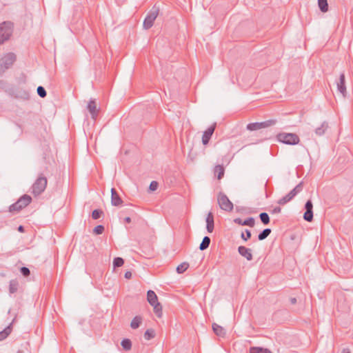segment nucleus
Returning a JSON list of instances; mask_svg holds the SVG:
<instances>
[{"label":"nucleus","mask_w":353,"mask_h":353,"mask_svg":"<svg viewBox=\"0 0 353 353\" xmlns=\"http://www.w3.org/2000/svg\"><path fill=\"white\" fill-rule=\"evenodd\" d=\"M47 184V178L42 173L40 174L31 187L32 193L34 196L41 194L45 191Z\"/></svg>","instance_id":"obj_1"},{"label":"nucleus","mask_w":353,"mask_h":353,"mask_svg":"<svg viewBox=\"0 0 353 353\" xmlns=\"http://www.w3.org/2000/svg\"><path fill=\"white\" fill-rule=\"evenodd\" d=\"M32 197L28 194H23L14 203L9 207L10 212H19L32 202Z\"/></svg>","instance_id":"obj_2"},{"label":"nucleus","mask_w":353,"mask_h":353,"mask_svg":"<svg viewBox=\"0 0 353 353\" xmlns=\"http://www.w3.org/2000/svg\"><path fill=\"white\" fill-rule=\"evenodd\" d=\"M13 32V23L4 21L0 24V45L8 40Z\"/></svg>","instance_id":"obj_3"},{"label":"nucleus","mask_w":353,"mask_h":353,"mask_svg":"<svg viewBox=\"0 0 353 353\" xmlns=\"http://www.w3.org/2000/svg\"><path fill=\"white\" fill-rule=\"evenodd\" d=\"M147 300L148 303L153 306L154 312L158 317L162 316V306L158 301V298L155 292L151 290L147 292Z\"/></svg>","instance_id":"obj_4"},{"label":"nucleus","mask_w":353,"mask_h":353,"mask_svg":"<svg viewBox=\"0 0 353 353\" xmlns=\"http://www.w3.org/2000/svg\"><path fill=\"white\" fill-rule=\"evenodd\" d=\"M159 13V8L157 5H154L152 9L148 12L143 23V28L148 30L152 27L154 22Z\"/></svg>","instance_id":"obj_5"},{"label":"nucleus","mask_w":353,"mask_h":353,"mask_svg":"<svg viewBox=\"0 0 353 353\" xmlns=\"http://www.w3.org/2000/svg\"><path fill=\"white\" fill-rule=\"evenodd\" d=\"M276 139L279 142L287 145H296L300 141L299 136L294 133L281 132L276 135Z\"/></svg>","instance_id":"obj_6"},{"label":"nucleus","mask_w":353,"mask_h":353,"mask_svg":"<svg viewBox=\"0 0 353 353\" xmlns=\"http://www.w3.org/2000/svg\"><path fill=\"white\" fill-rule=\"evenodd\" d=\"M276 119H269L263 122L250 123L247 125L246 128L250 131H255L262 128H268L276 124Z\"/></svg>","instance_id":"obj_7"},{"label":"nucleus","mask_w":353,"mask_h":353,"mask_svg":"<svg viewBox=\"0 0 353 353\" xmlns=\"http://www.w3.org/2000/svg\"><path fill=\"white\" fill-rule=\"evenodd\" d=\"M217 199L219 207L223 210L230 212L233 210V203L224 193L219 192Z\"/></svg>","instance_id":"obj_8"},{"label":"nucleus","mask_w":353,"mask_h":353,"mask_svg":"<svg viewBox=\"0 0 353 353\" xmlns=\"http://www.w3.org/2000/svg\"><path fill=\"white\" fill-rule=\"evenodd\" d=\"M305 212L303 214V219L307 222L313 220V203L311 200H307L305 204Z\"/></svg>","instance_id":"obj_9"},{"label":"nucleus","mask_w":353,"mask_h":353,"mask_svg":"<svg viewBox=\"0 0 353 353\" xmlns=\"http://www.w3.org/2000/svg\"><path fill=\"white\" fill-rule=\"evenodd\" d=\"M15 61L16 55L12 52L8 53L0 60L6 70L10 68Z\"/></svg>","instance_id":"obj_10"},{"label":"nucleus","mask_w":353,"mask_h":353,"mask_svg":"<svg viewBox=\"0 0 353 353\" xmlns=\"http://www.w3.org/2000/svg\"><path fill=\"white\" fill-rule=\"evenodd\" d=\"M216 126V123H214L205 131L203 132V137H202V143L203 145H207L209 143V141L215 130Z\"/></svg>","instance_id":"obj_11"},{"label":"nucleus","mask_w":353,"mask_h":353,"mask_svg":"<svg viewBox=\"0 0 353 353\" xmlns=\"http://www.w3.org/2000/svg\"><path fill=\"white\" fill-rule=\"evenodd\" d=\"M337 90L343 97L346 96L345 76L344 72L340 74L339 81H336Z\"/></svg>","instance_id":"obj_12"},{"label":"nucleus","mask_w":353,"mask_h":353,"mask_svg":"<svg viewBox=\"0 0 353 353\" xmlns=\"http://www.w3.org/2000/svg\"><path fill=\"white\" fill-rule=\"evenodd\" d=\"M87 109L90 113L92 119L95 120L98 116L99 110L97 109V103L94 99L90 100L87 105Z\"/></svg>","instance_id":"obj_13"},{"label":"nucleus","mask_w":353,"mask_h":353,"mask_svg":"<svg viewBox=\"0 0 353 353\" xmlns=\"http://www.w3.org/2000/svg\"><path fill=\"white\" fill-rule=\"evenodd\" d=\"M111 203L114 206H119L123 203V200L114 188L111 189Z\"/></svg>","instance_id":"obj_14"},{"label":"nucleus","mask_w":353,"mask_h":353,"mask_svg":"<svg viewBox=\"0 0 353 353\" xmlns=\"http://www.w3.org/2000/svg\"><path fill=\"white\" fill-rule=\"evenodd\" d=\"M238 252L241 256L245 257L248 261L252 260L253 257L251 249L240 245L238 248Z\"/></svg>","instance_id":"obj_15"},{"label":"nucleus","mask_w":353,"mask_h":353,"mask_svg":"<svg viewBox=\"0 0 353 353\" xmlns=\"http://www.w3.org/2000/svg\"><path fill=\"white\" fill-rule=\"evenodd\" d=\"M206 230L209 233H211L214 230V215L212 212H209L206 216Z\"/></svg>","instance_id":"obj_16"},{"label":"nucleus","mask_w":353,"mask_h":353,"mask_svg":"<svg viewBox=\"0 0 353 353\" xmlns=\"http://www.w3.org/2000/svg\"><path fill=\"white\" fill-rule=\"evenodd\" d=\"M10 94L17 99H21L23 100H28L30 99V93L26 90L12 91Z\"/></svg>","instance_id":"obj_17"},{"label":"nucleus","mask_w":353,"mask_h":353,"mask_svg":"<svg viewBox=\"0 0 353 353\" xmlns=\"http://www.w3.org/2000/svg\"><path fill=\"white\" fill-rule=\"evenodd\" d=\"M212 330L218 336L224 337L226 334L225 329L215 323H212Z\"/></svg>","instance_id":"obj_18"},{"label":"nucleus","mask_w":353,"mask_h":353,"mask_svg":"<svg viewBox=\"0 0 353 353\" xmlns=\"http://www.w3.org/2000/svg\"><path fill=\"white\" fill-rule=\"evenodd\" d=\"M327 128L328 123L326 121H324L321 123L320 127L316 128L315 133L318 136H322L325 134Z\"/></svg>","instance_id":"obj_19"},{"label":"nucleus","mask_w":353,"mask_h":353,"mask_svg":"<svg viewBox=\"0 0 353 353\" xmlns=\"http://www.w3.org/2000/svg\"><path fill=\"white\" fill-rule=\"evenodd\" d=\"M12 332V323L7 326L3 331L0 332V341L6 339Z\"/></svg>","instance_id":"obj_20"},{"label":"nucleus","mask_w":353,"mask_h":353,"mask_svg":"<svg viewBox=\"0 0 353 353\" xmlns=\"http://www.w3.org/2000/svg\"><path fill=\"white\" fill-rule=\"evenodd\" d=\"M19 287V282L17 279H12L10 281L9 292L10 294H14L17 292Z\"/></svg>","instance_id":"obj_21"},{"label":"nucleus","mask_w":353,"mask_h":353,"mask_svg":"<svg viewBox=\"0 0 353 353\" xmlns=\"http://www.w3.org/2000/svg\"><path fill=\"white\" fill-rule=\"evenodd\" d=\"M250 353H272L269 349L261 347H251Z\"/></svg>","instance_id":"obj_22"},{"label":"nucleus","mask_w":353,"mask_h":353,"mask_svg":"<svg viewBox=\"0 0 353 353\" xmlns=\"http://www.w3.org/2000/svg\"><path fill=\"white\" fill-rule=\"evenodd\" d=\"M210 238L208 236L203 237L202 242L199 245V249L201 251L206 250L210 244Z\"/></svg>","instance_id":"obj_23"},{"label":"nucleus","mask_w":353,"mask_h":353,"mask_svg":"<svg viewBox=\"0 0 353 353\" xmlns=\"http://www.w3.org/2000/svg\"><path fill=\"white\" fill-rule=\"evenodd\" d=\"M318 6L322 12H327L329 9L327 0H318Z\"/></svg>","instance_id":"obj_24"},{"label":"nucleus","mask_w":353,"mask_h":353,"mask_svg":"<svg viewBox=\"0 0 353 353\" xmlns=\"http://www.w3.org/2000/svg\"><path fill=\"white\" fill-rule=\"evenodd\" d=\"M294 197V195L292 194V192H290L288 194H286L285 196L282 197L278 201V203L279 205H285L289 201H290Z\"/></svg>","instance_id":"obj_25"},{"label":"nucleus","mask_w":353,"mask_h":353,"mask_svg":"<svg viewBox=\"0 0 353 353\" xmlns=\"http://www.w3.org/2000/svg\"><path fill=\"white\" fill-rule=\"evenodd\" d=\"M141 321H142V318L140 316H136L132 320L131 323H130V327L132 329H137L140 326Z\"/></svg>","instance_id":"obj_26"},{"label":"nucleus","mask_w":353,"mask_h":353,"mask_svg":"<svg viewBox=\"0 0 353 353\" xmlns=\"http://www.w3.org/2000/svg\"><path fill=\"white\" fill-rule=\"evenodd\" d=\"M272 230L270 228H265L263 231H261L258 235V239L259 241H263L271 233Z\"/></svg>","instance_id":"obj_27"},{"label":"nucleus","mask_w":353,"mask_h":353,"mask_svg":"<svg viewBox=\"0 0 353 353\" xmlns=\"http://www.w3.org/2000/svg\"><path fill=\"white\" fill-rule=\"evenodd\" d=\"M214 172L217 174L218 179H221L224 175V168L222 165H218L214 168Z\"/></svg>","instance_id":"obj_28"},{"label":"nucleus","mask_w":353,"mask_h":353,"mask_svg":"<svg viewBox=\"0 0 353 353\" xmlns=\"http://www.w3.org/2000/svg\"><path fill=\"white\" fill-rule=\"evenodd\" d=\"M121 345L123 350L128 351L132 348V342L128 339H124L121 341Z\"/></svg>","instance_id":"obj_29"},{"label":"nucleus","mask_w":353,"mask_h":353,"mask_svg":"<svg viewBox=\"0 0 353 353\" xmlns=\"http://www.w3.org/2000/svg\"><path fill=\"white\" fill-rule=\"evenodd\" d=\"M259 218H260L261 221L264 225H268L270 223V216L268 213H266V212L260 213Z\"/></svg>","instance_id":"obj_30"},{"label":"nucleus","mask_w":353,"mask_h":353,"mask_svg":"<svg viewBox=\"0 0 353 353\" xmlns=\"http://www.w3.org/2000/svg\"><path fill=\"white\" fill-rule=\"evenodd\" d=\"M155 336V331L154 330L150 328V329H148L145 333H144V338L145 340H150L153 338H154Z\"/></svg>","instance_id":"obj_31"},{"label":"nucleus","mask_w":353,"mask_h":353,"mask_svg":"<svg viewBox=\"0 0 353 353\" xmlns=\"http://www.w3.org/2000/svg\"><path fill=\"white\" fill-rule=\"evenodd\" d=\"M189 267V263L187 262H183L179 265L176 268V272L178 274L183 273Z\"/></svg>","instance_id":"obj_32"},{"label":"nucleus","mask_w":353,"mask_h":353,"mask_svg":"<svg viewBox=\"0 0 353 353\" xmlns=\"http://www.w3.org/2000/svg\"><path fill=\"white\" fill-rule=\"evenodd\" d=\"M303 182L301 181L290 192H292V194L295 196L298 193L301 192L303 190Z\"/></svg>","instance_id":"obj_33"},{"label":"nucleus","mask_w":353,"mask_h":353,"mask_svg":"<svg viewBox=\"0 0 353 353\" xmlns=\"http://www.w3.org/2000/svg\"><path fill=\"white\" fill-rule=\"evenodd\" d=\"M124 263V260L121 257H115L113 260L114 268H119Z\"/></svg>","instance_id":"obj_34"},{"label":"nucleus","mask_w":353,"mask_h":353,"mask_svg":"<svg viewBox=\"0 0 353 353\" xmlns=\"http://www.w3.org/2000/svg\"><path fill=\"white\" fill-rule=\"evenodd\" d=\"M103 214V212L101 210H94L92 212V218L94 220L99 219Z\"/></svg>","instance_id":"obj_35"},{"label":"nucleus","mask_w":353,"mask_h":353,"mask_svg":"<svg viewBox=\"0 0 353 353\" xmlns=\"http://www.w3.org/2000/svg\"><path fill=\"white\" fill-rule=\"evenodd\" d=\"M37 94L41 97V98H44L46 97L47 95V92H46V89L41 86V85H39L38 88H37Z\"/></svg>","instance_id":"obj_36"},{"label":"nucleus","mask_w":353,"mask_h":353,"mask_svg":"<svg viewBox=\"0 0 353 353\" xmlns=\"http://www.w3.org/2000/svg\"><path fill=\"white\" fill-rule=\"evenodd\" d=\"M255 224V221L253 217H248L247 219L243 221V225H248L251 228L254 227Z\"/></svg>","instance_id":"obj_37"},{"label":"nucleus","mask_w":353,"mask_h":353,"mask_svg":"<svg viewBox=\"0 0 353 353\" xmlns=\"http://www.w3.org/2000/svg\"><path fill=\"white\" fill-rule=\"evenodd\" d=\"M105 228L102 225H98L96 227H94L93 230V232L95 234H101L104 232Z\"/></svg>","instance_id":"obj_38"},{"label":"nucleus","mask_w":353,"mask_h":353,"mask_svg":"<svg viewBox=\"0 0 353 353\" xmlns=\"http://www.w3.org/2000/svg\"><path fill=\"white\" fill-rule=\"evenodd\" d=\"M251 236H252L251 232L248 229H246L245 230V233L242 232L241 234V239L244 241H248L249 239L251 238Z\"/></svg>","instance_id":"obj_39"},{"label":"nucleus","mask_w":353,"mask_h":353,"mask_svg":"<svg viewBox=\"0 0 353 353\" xmlns=\"http://www.w3.org/2000/svg\"><path fill=\"white\" fill-rule=\"evenodd\" d=\"M20 272L21 273V274L24 276H28L30 274V271L29 270L28 268L27 267H22L20 269Z\"/></svg>","instance_id":"obj_40"},{"label":"nucleus","mask_w":353,"mask_h":353,"mask_svg":"<svg viewBox=\"0 0 353 353\" xmlns=\"http://www.w3.org/2000/svg\"><path fill=\"white\" fill-rule=\"evenodd\" d=\"M158 183L155 181H153L150 183V186H149V189L151 190V191H155L157 188H158Z\"/></svg>","instance_id":"obj_41"},{"label":"nucleus","mask_w":353,"mask_h":353,"mask_svg":"<svg viewBox=\"0 0 353 353\" xmlns=\"http://www.w3.org/2000/svg\"><path fill=\"white\" fill-rule=\"evenodd\" d=\"M234 222L238 225H243V221L240 218H236L234 219Z\"/></svg>","instance_id":"obj_42"},{"label":"nucleus","mask_w":353,"mask_h":353,"mask_svg":"<svg viewBox=\"0 0 353 353\" xmlns=\"http://www.w3.org/2000/svg\"><path fill=\"white\" fill-rule=\"evenodd\" d=\"M281 208L280 207L277 206V207H275V208L272 210V214H278V213H280V212H281Z\"/></svg>","instance_id":"obj_43"},{"label":"nucleus","mask_w":353,"mask_h":353,"mask_svg":"<svg viewBox=\"0 0 353 353\" xmlns=\"http://www.w3.org/2000/svg\"><path fill=\"white\" fill-rule=\"evenodd\" d=\"M6 70V69L3 66V63L0 61V76H1Z\"/></svg>","instance_id":"obj_44"},{"label":"nucleus","mask_w":353,"mask_h":353,"mask_svg":"<svg viewBox=\"0 0 353 353\" xmlns=\"http://www.w3.org/2000/svg\"><path fill=\"white\" fill-rule=\"evenodd\" d=\"M124 276L125 279H131L132 277V272L130 271H127L125 274H124Z\"/></svg>","instance_id":"obj_45"},{"label":"nucleus","mask_w":353,"mask_h":353,"mask_svg":"<svg viewBox=\"0 0 353 353\" xmlns=\"http://www.w3.org/2000/svg\"><path fill=\"white\" fill-rule=\"evenodd\" d=\"M290 302L292 305H294L297 302V300L295 297H292L290 299Z\"/></svg>","instance_id":"obj_46"},{"label":"nucleus","mask_w":353,"mask_h":353,"mask_svg":"<svg viewBox=\"0 0 353 353\" xmlns=\"http://www.w3.org/2000/svg\"><path fill=\"white\" fill-rule=\"evenodd\" d=\"M18 231L20 232H24V227L23 225H19L18 227Z\"/></svg>","instance_id":"obj_47"},{"label":"nucleus","mask_w":353,"mask_h":353,"mask_svg":"<svg viewBox=\"0 0 353 353\" xmlns=\"http://www.w3.org/2000/svg\"><path fill=\"white\" fill-rule=\"evenodd\" d=\"M124 221H125V222L129 223L131 222V219H130V217L128 216V217L125 218Z\"/></svg>","instance_id":"obj_48"},{"label":"nucleus","mask_w":353,"mask_h":353,"mask_svg":"<svg viewBox=\"0 0 353 353\" xmlns=\"http://www.w3.org/2000/svg\"><path fill=\"white\" fill-rule=\"evenodd\" d=\"M5 84H6V82L4 81L0 80V88H3Z\"/></svg>","instance_id":"obj_49"},{"label":"nucleus","mask_w":353,"mask_h":353,"mask_svg":"<svg viewBox=\"0 0 353 353\" xmlns=\"http://www.w3.org/2000/svg\"><path fill=\"white\" fill-rule=\"evenodd\" d=\"M342 353H350V352L348 350L343 349Z\"/></svg>","instance_id":"obj_50"},{"label":"nucleus","mask_w":353,"mask_h":353,"mask_svg":"<svg viewBox=\"0 0 353 353\" xmlns=\"http://www.w3.org/2000/svg\"><path fill=\"white\" fill-rule=\"evenodd\" d=\"M192 154V150L189 152L188 157H192V154Z\"/></svg>","instance_id":"obj_51"},{"label":"nucleus","mask_w":353,"mask_h":353,"mask_svg":"<svg viewBox=\"0 0 353 353\" xmlns=\"http://www.w3.org/2000/svg\"><path fill=\"white\" fill-rule=\"evenodd\" d=\"M192 154V150L189 152L188 157H192V154Z\"/></svg>","instance_id":"obj_52"}]
</instances>
